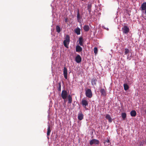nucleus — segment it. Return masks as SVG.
<instances>
[{
	"label": "nucleus",
	"mask_w": 146,
	"mask_h": 146,
	"mask_svg": "<svg viewBox=\"0 0 146 146\" xmlns=\"http://www.w3.org/2000/svg\"><path fill=\"white\" fill-rule=\"evenodd\" d=\"M61 96L62 98L65 100L68 96V94L66 91L65 90H63L61 93Z\"/></svg>",
	"instance_id": "nucleus-3"
},
{
	"label": "nucleus",
	"mask_w": 146,
	"mask_h": 146,
	"mask_svg": "<svg viewBox=\"0 0 146 146\" xmlns=\"http://www.w3.org/2000/svg\"><path fill=\"white\" fill-rule=\"evenodd\" d=\"M91 5H88V11H89V12L90 13V12H91Z\"/></svg>",
	"instance_id": "nucleus-28"
},
{
	"label": "nucleus",
	"mask_w": 146,
	"mask_h": 146,
	"mask_svg": "<svg viewBox=\"0 0 146 146\" xmlns=\"http://www.w3.org/2000/svg\"><path fill=\"white\" fill-rule=\"evenodd\" d=\"M106 118L108 120L109 122L111 123L112 122V119L109 114H107L106 116Z\"/></svg>",
	"instance_id": "nucleus-11"
},
{
	"label": "nucleus",
	"mask_w": 146,
	"mask_h": 146,
	"mask_svg": "<svg viewBox=\"0 0 146 146\" xmlns=\"http://www.w3.org/2000/svg\"><path fill=\"white\" fill-rule=\"evenodd\" d=\"M122 117L123 119L124 120L126 117V114L125 113H122Z\"/></svg>",
	"instance_id": "nucleus-25"
},
{
	"label": "nucleus",
	"mask_w": 146,
	"mask_h": 146,
	"mask_svg": "<svg viewBox=\"0 0 146 146\" xmlns=\"http://www.w3.org/2000/svg\"><path fill=\"white\" fill-rule=\"evenodd\" d=\"M122 31L123 33L127 34L129 31V28L127 26H124L122 28Z\"/></svg>",
	"instance_id": "nucleus-2"
},
{
	"label": "nucleus",
	"mask_w": 146,
	"mask_h": 146,
	"mask_svg": "<svg viewBox=\"0 0 146 146\" xmlns=\"http://www.w3.org/2000/svg\"><path fill=\"white\" fill-rule=\"evenodd\" d=\"M106 142L108 143H109L110 142V140L109 139H108L107 141H106Z\"/></svg>",
	"instance_id": "nucleus-31"
},
{
	"label": "nucleus",
	"mask_w": 146,
	"mask_h": 146,
	"mask_svg": "<svg viewBox=\"0 0 146 146\" xmlns=\"http://www.w3.org/2000/svg\"><path fill=\"white\" fill-rule=\"evenodd\" d=\"M142 11H145V13L146 14V2L143 3L140 7Z\"/></svg>",
	"instance_id": "nucleus-6"
},
{
	"label": "nucleus",
	"mask_w": 146,
	"mask_h": 146,
	"mask_svg": "<svg viewBox=\"0 0 146 146\" xmlns=\"http://www.w3.org/2000/svg\"><path fill=\"white\" fill-rule=\"evenodd\" d=\"M94 53L95 54H96L98 52V48L97 47H95L94 48Z\"/></svg>",
	"instance_id": "nucleus-27"
},
{
	"label": "nucleus",
	"mask_w": 146,
	"mask_h": 146,
	"mask_svg": "<svg viewBox=\"0 0 146 146\" xmlns=\"http://www.w3.org/2000/svg\"><path fill=\"white\" fill-rule=\"evenodd\" d=\"M56 31L58 33H59L61 31L60 28V27L58 25L56 27Z\"/></svg>",
	"instance_id": "nucleus-22"
},
{
	"label": "nucleus",
	"mask_w": 146,
	"mask_h": 146,
	"mask_svg": "<svg viewBox=\"0 0 146 146\" xmlns=\"http://www.w3.org/2000/svg\"><path fill=\"white\" fill-rule=\"evenodd\" d=\"M97 80L96 78H94L91 80V84L93 85H96Z\"/></svg>",
	"instance_id": "nucleus-12"
},
{
	"label": "nucleus",
	"mask_w": 146,
	"mask_h": 146,
	"mask_svg": "<svg viewBox=\"0 0 146 146\" xmlns=\"http://www.w3.org/2000/svg\"><path fill=\"white\" fill-rule=\"evenodd\" d=\"M86 94L87 97L89 98H91L92 96V94L90 89H88L86 91Z\"/></svg>",
	"instance_id": "nucleus-4"
},
{
	"label": "nucleus",
	"mask_w": 146,
	"mask_h": 146,
	"mask_svg": "<svg viewBox=\"0 0 146 146\" xmlns=\"http://www.w3.org/2000/svg\"><path fill=\"white\" fill-rule=\"evenodd\" d=\"M63 74L64 77L66 79H67V68L64 67V68Z\"/></svg>",
	"instance_id": "nucleus-7"
},
{
	"label": "nucleus",
	"mask_w": 146,
	"mask_h": 146,
	"mask_svg": "<svg viewBox=\"0 0 146 146\" xmlns=\"http://www.w3.org/2000/svg\"><path fill=\"white\" fill-rule=\"evenodd\" d=\"M75 33L78 35L80 34V29L78 27H77L74 30Z\"/></svg>",
	"instance_id": "nucleus-16"
},
{
	"label": "nucleus",
	"mask_w": 146,
	"mask_h": 146,
	"mask_svg": "<svg viewBox=\"0 0 146 146\" xmlns=\"http://www.w3.org/2000/svg\"><path fill=\"white\" fill-rule=\"evenodd\" d=\"M124 88L125 90H127L129 88V86L127 84H124L123 85Z\"/></svg>",
	"instance_id": "nucleus-23"
},
{
	"label": "nucleus",
	"mask_w": 146,
	"mask_h": 146,
	"mask_svg": "<svg viewBox=\"0 0 146 146\" xmlns=\"http://www.w3.org/2000/svg\"><path fill=\"white\" fill-rule=\"evenodd\" d=\"M84 29L86 32H88L89 31V27L88 25H85L84 26Z\"/></svg>",
	"instance_id": "nucleus-21"
},
{
	"label": "nucleus",
	"mask_w": 146,
	"mask_h": 146,
	"mask_svg": "<svg viewBox=\"0 0 146 146\" xmlns=\"http://www.w3.org/2000/svg\"><path fill=\"white\" fill-rule=\"evenodd\" d=\"M65 22H67L68 21V19L66 18L65 19Z\"/></svg>",
	"instance_id": "nucleus-30"
},
{
	"label": "nucleus",
	"mask_w": 146,
	"mask_h": 146,
	"mask_svg": "<svg viewBox=\"0 0 146 146\" xmlns=\"http://www.w3.org/2000/svg\"><path fill=\"white\" fill-rule=\"evenodd\" d=\"M51 131V130L50 129V125H48V127L47 129V137L48 138V136H49L50 135V133Z\"/></svg>",
	"instance_id": "nucleus-15"
},
{
	"label": "nucleus",
	"mask_w": 146,
	"mask_h": 146,
	"mask_svg": "<svg viewBox=\"0 0 146 146\" xmlns=\"http://www.w3.org/2000/svg\"><path fill=\"white\" fill-rule=\"evenodd\" d=\"M130 52V50H129L127 48L125 49V54L126 55L127 54L129 53Z\"/></svg>",
	"instance_id": "nucleus-24"
},
{
	"label": "nucleus",
	"mask_w": 146,
	"mask_h": 146,
	"mask_svg": "<svg viewBox=\"0 0 146 146\" xmlns=\"http://www.w3.org/2000/svg\"><path fill=\"white\" fill-rule=\"evenodd\" d=\"M100 91L102 95L104 96H106V94L105 90L104 89H100Z\"/></svg>",
	"instance_id": "nucleus-18"
},
{
	"label": "nucleus",
	"mask_w": 146,
	"mask_h": 146,
	"mask_svg": "<svg viewBox=\"0 0 146 146\" xmlns=\"http://www.w3.org/2000/svg\"><path fill=\"white\" fill-rule=\"evenodd\" d=\"M68 103L70 104L72 101V96L69 95L68 96Z\"/></svg>",
	"instance_id": "nucleus-20"
},
{
	"label": "nucleus",
	"mask_w": 146,
	"mask_h": 146,
	"mask_svg": "<svg viewBox=\"0 0 146 146\" xmlns=\"http://www.w3.org/2000/svg\"><path fill=\"white\" fill-rule=\"evenodd\" d=\"M137 113L135 110H132L130 112L131 115L132 117H135L136 116Z\"/></svg>",
	"instance_id": "nucleus-19"
},
{
	"label": "nucleus",
	"mask_w": 146,
	"mask_h": 146,
	"mask_svg": "<svg viewBox=\"0 0 146 146\" xmlns=\"http://www.w3.org/2000/svg\"><path fill=\"white\" fill-rule=\"evenodd\" d=\"M132 54H131V56H129V54H128L127 57V59H128L129 60H130L131 59V56Z\"/></svg>",
	"instance_id": "nucleus-29"
},
{
	"label": "nucleus",
	"mask_w": 146,
	"mask_h": 146,
	"mask_svg": "<svg viewBox=\"0 0 146 146\" xmlns=\"http://www.w3.org/2000/svg\"><path fill=\"white\" fill-rule=\"evenodd\" d=\"M75 60L77 63L80 62L82 60V58L79 55H77L75 58Z\"/></svg>",
	"instance_id": "nucleus-9"
},
{
	"label": "nucleus",
	"mask_w": 146,
	"mask_h": 146,
	"mask_svg": "<svg viewBox=\"0 0 146 146\" xmlns=\"http://www.w3.org/2000/svg\"><path fill=\"white\" fill-rule=\"evenodd\" d=\"M58 90L60 92L61 90V83L60 82L58 83Z\"/></svg>",
	"instance_id": "nucleus-26"
},
{
	"label": "nucleus",
	"mask_w": 146,
	"mask_h": 146,
	"mask_svg": "<svg viewBox=\"0 0 146 146\" xmlns=\"http://www.w3.org/2000/svg\"><path fill=\"white\" fill-rule=\"evenodd\" d=\"M82 50V48L79 45H77L76 46V50L77 52H81Z\"/></svg>",
	"instance_id": "nucleus-10"
},
{
	"label": "nucleus",
	"mask_w": 146,
	"mask_h": 146,
	"mask_svg": "<svg viewBox=\"0 0 146 146\" xmlns=\"http://www.w3.org/2000/svg\"><path fill=\"white\" fill-rule=\"evenodd\" d=\"M79 44L81 46H83V39L82 37H80L79 38Z\"/></svg>",
	"instance_id": "nucleus-17"
},
{
	"label": "nucleus",
	"mask_w": 146,
	"mask_h": 146,
	"mask_svg": "<svg viewBox=\"0 0 146 146\" xmlns=\"http://www.w3.org/2000/svg\"><path fill=\"white\" fill-rule=\"evenodd\" d=\"M78 119L80 120H81L83 118V115L81 112L80 113H79L78 115Z\"/></svg>",
	"instance_id": "nucleus-13"
},
{
	"label": "nucleus",
	"mask_w": 146,
	"mask_h": 146,
	"mask_svg": "<svg viewBox=\"0 0 146 146\" xmlns=\"http://www.w3.org/2000/svg\"><path fill=\"white\" fill-rule=\"evenodd\" d=\"M99 142H100L98 140L95 139H93L90 141V144L91 145L93 144L98 145L99 144Z\"/></svg>",
	"instance_id": "nucleus-5"
},
{
	"label": "nucleus",
	"mask_w": 146,
	"mask_h": 146,
	"mask_svg": "<svg viewBox=\"0 0 146 146\" xmlns=\"http://www.w3.org/2000/svg\"><path fill=\"white\" fill-rule=\"evenodd\" d=\"M82 18V17L80 15L79 12V10L78 9V10L77 11V20L78 22L80 23L81 22V20H80V19H81Z\"/></svg>",
	"instance_id": "nucleus-8"
},
{
	"label": "nucleus",
	"mask_w": 146,
	"mask_h": 146,
	"mask_svg": "<svg viewBox=\"0 0 146 146\" xmlns=\"http://www.w3.org/2000/svg\"><path fill=\"white\" fill-rule=\"evenodd\" d=\"M70 40V39L69 35H66L65 38V39L63 42L64 45L66 48H68V46Z\"/></svg>",
	"instance_id": "nucleus-1"
},
{
	"label": "nucleus",
	"mask_w": 146,
	"mask_h": 146,
	"mask_svg": "<svg viewBox=\"0 0 146 146\" xmlns=\"http://www.w3.org/2000/svg\"><path fill=\"white\" fill-rule=\"evenodd\" d=\"M82 1H83V0H82Z\"/></svg>",
	"instance_id": "nucleus-33"
},
{
	"label": "nucleus",
	"mask_w": 146,
	"mask_h": 146,
	"mask_svg": "<svg viewBox=\"0 0 146 146\" xmlns=\"http://www.w3.org/2000/svg\"><path fill=\"white\" fill-rule=\"evenodd\" d=\"M145 19H146L145 18H144Z\"/></svg>",
	"instance_id": "nucleus-32"
},
{
	"label": "nucleus",
	"mask_w": 146,
	"mask_h": 146,
	"mask_svg": "<svg viewBox=\"0 0 146 146\" xmlns=\"http://www.w3.org/2000/svg\"><path fill=\"white\" fill-rule=\"evenodd\" d=\"M82 104L83 106L85 107L88 104V102L85 100H82Z\"/></svg>",
	"instance_id": "nucleus-14"
}]
</instances>
